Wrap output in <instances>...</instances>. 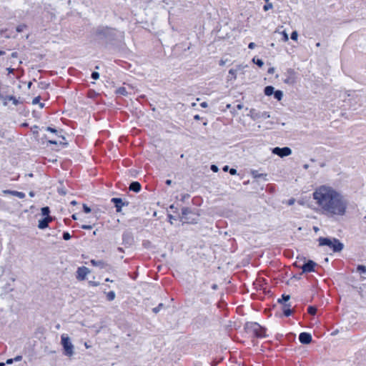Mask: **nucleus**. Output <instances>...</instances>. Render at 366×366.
I'll return each mask as SVG.
<instances>
[{
  "label": "nucleus",
  "instance_id": "nucleus-1",
  "mask_svg": "<svg viewBox=\"0 0 366 366\" xmlns=\"http://www.w3.org/2000/svg\"><path fill=\"white\" fill-rule=\"evenodd\" d=\"M313 199L320 208V213L325 217L337 219L346 214L348 202L345 197L333 188L322 185L312 194Z\"/></svg>",
  "mask_w": 366,
  "mask_h": 366
},
{
  "label": "nucleus",
  "instance_id": "nucleus-2",
  "mask_svg": "<svg viewBox=\"0 0 366 366\" xmlns=\"http://www.w3.org/2000/svg\"><path fill=\"white\" fill-rule=\"evenodd\" d=\"M95 35L106 43H113L121 40L124 33L113 28L100 26L96 29Z\"/></svg>",
  "mask_w": 366,
  "mask_h": 366
},
{
  "label": "nucleus",
  "instance_id": "nucleus-3",
  "mask_svg": "<svg viewBox=\"0 0 366 366\" xmlns=\"http://www.w3.org/2000/svg\"><path fill=\"white\" fill-rule=\"evenodd\" d=\"M320 246H327L333 252H340L344 248V244L337 238L320 237L318 238Z\"/></svg>",
  "mask_w": 366,
  "mask_h": 366
},
{
  "label": "nucleus",
  "instance_id": "nucleus-4",
  "mask_svg": "<svg viewBox=\"0 0 366 366\" xmlns=\"http://www.w3.org/2000/svg\"><path fill=\"white\" fill-rule=\"evenodd\" d=\"M244 329L248 332H252L257 337H264L265 335V328L262 327L257 322H249L244 325Z\"/></svg>",
  "mask_w": 366,
  "mask_h": 366
},
{
  "label": "nucleus",
  "instance_id": "nucleus-5",
  "mask_svg": "<svg viewBox=\"0 0 366 366\" xmlns=\"http://www.w3.org/2000/svg\"><path fill=\"white\" fill-rule=\"evenodd\" d=\"M61 343L63 347V353L67 357H71L74 355V345L70 341V338L65 335H61Z\"/></svg>",
  "mask_w": 366,
  "mask_h": 366
},
{
  "label": "nucleus",
  "instance_id": "nucleus-6",
  "mask_svg": "<svg viewBox=\"0 0 366 366\" xmlns=\"http://www.w3.org/2000/svg\"><path fill=\"white\" fill-rule=\"evenodd\" d=\"M192 214V211L189 207H183L182 209L181 221L184 223H194L197 222L196 218H189V215Z\"/></svg>",
  "mask_w": 366,
  "mask_h": 366
},
{
  "label": "nucleus",
  "instance_id": "nucleus-7",
  "mask_svg": "<svg viewBox=\"0 0 366 366\" xmlns=\"http://www.w3.org/2000/svg\"><path fill=\"white\" fill-rule=\"evenodd\" d=\"M286 78L284 79V82L287 84H294L296 82V72L293 69H287L285 73Z\"/></svg>",
  "mask_w": 366,
  "mask_h": 366
},
{
  "label": "nucleus",
  "instance_id": "nucleus-8",
  "mask_svg": "<svg viewBox=\"0 0 366 366\" xmlns=\"http://www.w3.org/2000/svg\"><path fill=\"white\" fill-rule=\"evenodd\" d=\"M272 153L280 157H285L292 154V149L288 147L282 148L277 147L272 149Z\"/></svg>",
  "mask_w": 366,
  "mask_h": 366
},
{
  "label": "nucleus",
  "instance_id": "nucleus-9",
  "mask_svg": "<svg viewBox=\"0 0 366 366\" xmlns=\"http://www.w3.org/2000/svg\"><path fill=\"white\" fill-rule=\"evenodd\" d=\"M111 202L114 204L117 212H120L122 211V207L129 205V202L123 201V199L119 197H113L111 199Z\"/></svg>",
  "mask_w": 366,
  "mask_h": 366
},
{
  "label": "nucleus",
  "instance_id": "nucleus-10",
  "mask_svg": "<svg viewBox=\"0 0 366 366\" xmlns=\"http://www.w3.org/2000/svg\"><path fill=\"white\" fill-rule=\"evenodd\" d=\"M134 243L133 234L130 231H125L122 234V244L127 247L131 246Z\"/></svg>",
  "mask_w": 366,
  "mask_h": 366
},
{
  "label": "nucleus",
  "instance_id": "nucleus-11",
  "mask_svg": "<svg viewBox=\"0 0 366 366\" xmlns=\"http://www.w3.org/2000/svg\"><path fill=\"white\" fill-rule=\"evenodd\" d=\"M316 265L317 264L313 260L309 259L302 264L301 269L303 273L311 272L315 271Z\"/></svg>",
  "mask_w": 366,
  "mask_h": 366
},
{
  "label": "nucleus",
  "instance_id": "nucleus-12",
  "mask_svg": "<svg viewBox=\"0 0 366 366\" xmlns=\"http://www.w3.org/2000/svg\"><path fill=\"white\" fill-rule=\"evenodd\" d=\"M89 273V269L87 267L84 266L80 267L76 271V279L79 280H84Z\"/></svg>",
  "mask_w": 366,
  "mask_h": 366
},
{
  "label": "nucleus",
  "instance_id": "nucleus-13",
  "mask_svg": "<svg viewBox=\"0 0 366 366\" xmlns=\"http://www.w3.org/2000/svg\"><path fill=\"white\" fill-rule=\"evenodd\" d=\"M299 340L303 345H308L312 342V337L311 334L303 332L300 334Z\"/></svg>",
  "mask_w": 366,
  "mask_h": 366
},
{
  "label": "nucleus",
  "instance_id": "nucleus-14",
  "mask_svg": "<svg viewBox=\"0 0 366 366\" xmlns=\"http://www.w3.org/2000/svg\"><path fill=\"white\" fill-rule=\"evenodd\" d=\"M53 220V217H44L39 220L38 227L40 229H44L49 227V222Z\"/></svg>",
  "mask_w": 366,
  "mask_h": 366
},
{
  "label": "nucleus",
  "instance_id": "nucleus-15",
  "mask_svg": "<svg viewBox=\"0 0 366 366\" xmlns=\"http://www.w3.org/2000/svg\"><path fill=\"white\" fill-rule=\"evenodd\" d=\"M4 100L3 104L4 106L7 105V101L11 102L14 105H18L20 102L19 99H17L14 96L12 95H8V96H4V98L2 99Z\"/></svg>",
  "mask_w": 366,
  "mask_h": 366
},
{
  "label": "nucleus",
  "instance_id": "nucleus-16",
  "mask_svg": "<svg viewBox=\"0 0 366 366\" xmlns=\"http://www.w3.org/2000/svg\"><path fill=\"white\" fill-rule=\"evenodd\" d=\"M129 189L130 191L137 193V192H140V190L142 189V186L139 182L134 181L130 183Z\"/></svg>",
  "mask_w": 366,
  "mask_h": 366
},
{
  "label": "nucleus",
  "instance_id": "nucleus-17",
  "mask_svg": "<svg viewBox=\"0 0 366 366\" xmlns=\"http://www.w3.org/2000/svg\"><path fill=\"white\" fill-rule=\"evenodd\" d=\"M4 194H11V195L17 197H19L20 199H23V198L25 197V194L24 192H21L7 189V190H4Z\"/></svg>",
  "mask_w": 366,
  "mask_h": 366
},
{
  "label": "nucleus",
  "instance_id": "nucleus-18",
  "mask_svg": "<svg viewBox=\"0 0 366 366\" xmlns=\"http://www.w3.org/2000/svg\"><path fill=\"white\" fill-rule=\"evenodd\" d=\"M290 307H291L290 303L284 304V305H282V312L285 317H289L292 314L293 312L290 309Z\"/></svg>",
  "mask_w": 366,
  "mask_h": 366
},
{
  "label": "nucleus",
  "instance_id": "nucleus-19",
  "mask_svg": "<svg viewBox=\"0 0 366 366\" xmlns=\"http://www.w3.org/2000/svg\"><path fill=\"white\" fill-rule=\"evenodd\" d=\"M274 88L272 86H267L264 89V93L266 96H271L274 93Z\"/></svg>",
  "mask_w": 366,
  "mask_h": 366
},
{
  "label": "nucleus",
  "instance_id": "nucleus-20",
  "mask_svg": "<svg viewBox=\"0 0 366 366\" xmlns=\"http://www.w3.org/2000/svg\"><path fill=\"white\" fill-rule=\"evenodd\" d=\"M290 295L283 294L282 295V297L277 300V302L282 304V305H284V304H288L287 302L290 300Z\"/></svg>",
  "mask_w": 366,
  "mask_h": 366
},
{
  "label": "nucleus",
  "instance_id": "nucleus-21",
  "mask_svg": "<svg viewBox=\"0 0 366 366\" xmlns=\"http://www.w3.org/2000/svg\"><path fill=\"white\" fill-rule=\"evenodd\" d=\"M91 263L93 266H97V267H99L101 268H104L106 265L105 262L102 260H94V259H92L91 260Z\"/></svg>",
  "mask_w": 366,
  "mask_h": 366
},
{
  "label": "nucleus",
  "instance_id": "nucleus-22",
  "mask_svg": "<svg viewBox=\"0 0 366 366\" xmlns=\"http://www.w3.org/2000/svg\"><path fill=\"white\" fill-rule=\"evenodd\" d=\"M41 214L44 217H52L51 216L49 215L50 214V209L49 207H44L41 209Z\"/></svg>",
  "mask_w": 366,
  "mask_h": 366
},
{
  "label": "nucleus",
  "instance_id": "nucleus-23",
  "mask_svg": "<svg viewBox=\"0 0 366 366\" xmlns=\"http://www.w3.org/2000/svg\"><path fill=\"white\" fill-rule=\"evenodd\" d=\"M273 95L275 99L280 101L283 97V92L281 90H276Z\"/></svg>",
  "mask_w": 366,
  "mask_h": 366
},
{
  "label": "nucleus",
  "instance_id": "nucleus-24",
  "mask_svg": "<svg viewBox=\"0 0 366 366\" xmlns=\"http://www.w3.org/2000/svg\"><path fill=\"white\" fill-rule=\"evenodd\" d=\"M117 94H121V95H123V96H127L128 92H127V91L125 87L121 86V87H119L117 89Z\"/></svg>",
  "mask_w": 366,
  "mask_h": 366
},
{
  "label": "nucleus",
  "instance_id": "nucleus-25",
  "mask_svg": "<svg viewBox=\"0 0 366 366\" xmlns=\"http://www.w3.org/2000/svg\"><path fill=\"white\" fill-rule=\"evenodd\" d=\"M317 309L316 307L315 306H309L308 308H307V312L310 315H315L316 313H317Z\"/></svg>",
  "mask_w": 366,
  "mask_h": 366
},
{
  "label": "nucleus",
  "instance_id": "nucleus-26",
  "mask_svg": "<svg viewBox=\"0 0 366 366\" xmlns=\"http://www.w3.org/2000/svg\"><path fill=\"white\" fill-rule=\"evenodd\" d=\"M115 297H116V295L114 291H110L107 294V299L108 301L114 300Z\"/></svg>",
  "mask_w": 366,
  "mask_h": 366
},
{
  "label": "nucleus",
  "instance_id": "nucleus-27",
  "mask_svg": "<svg viewBox=\"0 0 366 366\" xmlns=\"http://www.w3.org/2000/svg\"><path fill=\"white\" fill-rule=\"evenodd\" d=\"M252 174L253 177L255 179L262 178V177H264L267 176V174H265L258 173L257 171H252Z\"/></svg>",
  "mask_w": 366,
  "mask_h": 366
},
{
  "label": "nucleus",
  "instance_id": "nucleus-28",
  "mask_svg": "<svg viewBox=\"0 0 366 366\" xmlns=\"http://www.w3.org/2000/svg\"><path fill=\"white\" fill-rule=\"evenodd\" d=\"M252 61L259 67H262L264 65V61L260 59L253 58Z\"/></svg>",
  "mask_w": 366,
  "mask_h": 366
},
{
  "label": "nucleus",
  "instance_id": "nucleus-29",
  "mask_svg": "<svg viewBox=\"0 0 366 366\" xmlns=\"http://www.w3.org/2000/svg\"><path fill=\"white\" fill-rule=\"evenodd\" d=\"M357 271L360 274H364L366 272V267L362 264H360L357 267Z\"/></svg>",
  "mask_w": 366,
  "mask_h": 366
},
{
  "label": "nucleus",
  "instance_id": "nucleus-30",
  "mask_svg": "<svg viewBox=\"0 0 366 366\" xmlns=\"http://www.w3.org/2000/svg\"><path fill=\"white\" fill-rule=\"evenodd\" d=\"M259 117L263 118V119H267L270 117V114L267 112H263L257 114Z\"/></svg>",
  "mask_w": 366,
  "mask_h": 366
},
{
  "label": "nucleus",
  "instance_id": "nucleus-31",
  "mask_svg": "<svg viewBox=\"0 0 366 366\" xmlns=\"http://www.w3.org/2000/svg\"><path fill=\"white\" fill-rule=\"evenodd\" d=\"M163 307H164V304H163V303H159V304L158 305V306H157V307H154V308L152 309V311H153V312H154L155 314H157V313H158V312H159V310H160Z\"/></svg>",
  "mask_w": 366,
  "mask_h": 366
},
{
  "label": "nucleus",
  "instance_id": "nucleus-32",
  "mask_svg": "<svg viewBox=\"0 0 366 366\" xmlns=\"http://www.w3.org/2000/svg\"><path fill=\"white\" fill-rule=\"evenodd\" d=\"M62 237L64 240H69L71 238V236L69 232H64Z\"/></svg>",
  "mask_w": 366,
  "mask_h": 366
},
{
  "label": "nucleus",
  "instance_id": "nucleus-33",
  "mask_svg": "<svg viewBox=\"0 0 366 366\" xmlns=\"http://www.w3.org/2000/svg\"><path fill=\"white\" fill-rule=\"evenodd\" d=\"M26 27V26L25 24H20L16 26V31L19 33L22 32Z\"/></svg>",
  "mask_w": 366,
  "mask_h": 366
},
{
  "label": "nucleus",
  "instance_id": "nucleus-34",
  "mask_svg": "<svg viewBox=\"0 0 366 366\" xmlns=\"http://www.w3.org/2000/svg\"><path fill=\"white\" fill-rule=\"evenodd\" d=\"M273 8V5L272 3H268L267 2V4L263 6V9L264 11H267Z\"/></svg>",
  "mask_w": 366,
  "mask_h": 366
},
{
  "label": "nucleus",
  "instance_id": "nucleus-35",
  "mask_svg": "<svg viewBox=\"0 0 366 366\" xmlns=\"http://www.w3.org/2000/svg\"><path fill=\"white\" fill-rule=\"evenodd\" d=\"M92 79L97 80L99 78V73L97 71H93L91 74Z\"/></svg>",
  "mask_w": 366,
  "mask_h": 366
},
{
  "label": "nucleus",
  "instance_id": "nucleus-36",
  "mask_svg": "<svg viewBox=\"0 0 366 366\" xmlns=\"http://www.w3.org/2000/svg\"><path fill=\"white\" fill-rule=\"evenodd\" d=\"M291 39L294 41H297V38H298V34L296 31H294L292 32L291 34Z\"/></svg>",
  "mask_w": 366,
  "mask_h": 366
},
{
  "label": "nucleus",
  "instance_id": "nucleus-37",
  "mask_svg": "<svg viewBox=\"0 0 366 366\" xmlns=\"http://www.w3.org/2000/svg\"><path fill=\"white\" fill-rule=\"evenodd\" d=\"M83 211L85 213L88 214V213L91 212L92 209H91V208L89 206H87L86 204H83Z\"/></svg>",
  "mask_w": 366,
  "mask_h": 366
},
{
  "label": "nucleus",
  "instance_id": "nucleus-38",
  "mask_svg": "<svg viewBox=\"0 0 366 366\" xmlns=\"http://www.w3.org/2000/svg\"><path fill=\"white\" fill-rule=\"evenodd\" d=\"M236 72H237V70L231 69L229 71V74L231 75L232 77H233L234 79H236Z\"/></svg>",
  "mask_w": 366,
  "mask_h": 366
},
{
  "label": "nucleus",
  "instance_id": "nucleus-39",
  "mask_svg": "<svg viewBox=\"0 0 366 366\" xmlns=\"http://www.w3.org/2000/svg\"><path fill=\"white\" fill-rule=\"evenodd\" d=\"M282 39L284 41H287L289 39L288 34L285 31H282Z\"/></svg>",
  "mask_w": 366,
  "mask_h": 366
},
{
  "label": "nucleus",
  "instance_id": "nucleus-40",
  "mask_svg": "<svg viewBox=\"0 0 366 366\" xmlns=\"http://www.w3.org/2000/svg\"><path fill=\"white\" fill-rule=\"evenodd\" d=\"M210 169L213 172H217L219 171L218 167L215 164H212Z\"/></svg>",
  "mask_w": 366,
  "mask_h": 366
},
{
  "label": "nucleus",
  "instance_id": "nucleus-41",
  "mask_svg": "<svg viewBox=\"0 0 366 366\" xmlns=\"http://www.w3.org/2000/svg\"><path fill=\"white\" fill-rule=\"evenodd\" d=\"M92 225H89V224H82L81 226V228L83 229H92Z\"/></svg>",
  "mask_w": 366,
  "mask_h": 366
},
{
  "label": "nucleus",
  "instance_id": "nucleus-42",
  "mask_svg": "<svg viewBox=\"0 0 366 366\" xmlns=\"http://www.w3.org/2000/svg\"><path fill=\"white\" fill-rule=\"evenodd\" d=\"M40 96H38V97H36L35 98H34V99L32 100V104H36L39 102L40 101Z\"/></svg>",
  "mask_w": 366,
  "mask_h": 366
},
{
  "label": "nucleus",
  "instance_id": "nucleus-43",
  "mask_svg": "<svg viewBox=\"0 0 366 366\" xmlns=\"http://www.w3.org/2000/svg\"><path fill=\"white\" fill-rule=\"evenodd\" d=\"M46 131H49V132H52V133H56L57 132V130L56 129L52 128L51 127H46Z\"/></svg>",
  "mask_w": 366,
  "mask_h": 366
},
{
  "label": "nucleus",
  "instance_id": "nucleus-44",
  "mask_svg": "<svg viewBox=\"0 0 366 366\" xmlns=\"http://www.w3.org/2000/svg\"><path fill=\"white\" fill-rule=\"evenodd\" d=\"M229 174L232 175H235V174H237V169L234 168L229 169Z\"/></svg>",
  "mask_w": 366,
  "mask_h": 366
},
{
  "label": "nucleus",
  "instance_id": "nucleus-45",
  "mask_svg": "<svg viewBox=\"0 0 366 366\" xmlns=\"http://www.w3.org/2000/svg\"><path fill=\"white\" fill-rule=\"evenodd\" d=\"M21 360H22L21 355H17L14 358H13L14 362H19V361H21Z\"/></svg>",
  "mask_w": 366,
  "mask_h": 366
},
{
  "label": "nucleus",
  "instance_id": "nucleus-46",
  "mask_svg": "<svg viewBox=\"0 0 366 366\" xmlns=\"http://www.w3.org/2000/svg\"><path fill=\"white\" fill-rule=\"evenodd\" d=\"M255 46H256V44L254 42H250L248 45V48L250 49H254Z\"/></svg>",
  "mask_w": 366,
  "mask_h": 366
},
{
  "label": "nucleus",
  "instance_id": "nucleus-47",
  "mask_svg": "<svg viewBox=\"0 0 366 366\" xmlns=\"http://www.w3.org/2000/svg\"><path fill=\"white\" fill-rule=\"evenodd\" d=\"M14 362L13 358L7 359L5 364L11 365Z\"/></svg>",
  "mask_w": 366,
  "mask_h": 366
},
{
  "label": "nucleus",
  "instance_id": "nucleus-48",
  "mask_svg": "<svg viewBox=\"0 0 366 366\" xmlns=\"http://www.w3.org/2000/svg\"><path fill=\"white\" fill-rule=\"evenodd\" d=\"M268 74H273L274 72V67H270L269 68L268 71H267Z\"/></svg>",
  "mask_w": 366,
  "mask_h": 366
},
{
  "label": "nucleus",
  "instance_id": "nucleus-49",
  "mask_svg": "<svg viewBox=\"0 0 366 366\" xmlns=\"http://www.w3.org/2000/svg\"><path fill=\"white\" fill-rule=\"evenodd\" d=\"M200 106H201L202 107H203V108H206V107H207L208 104H207V103L206 102H202V103L200 104Z\"/></svg>",
  "mask_w": 366,
  "mask_h": 366
},
{
  "label": "nucleus",
  "instance_id": "nucleus-50",
  "mask_svg": "<svg viewBox=\"0 0 366 366\" xmlns=\"http://www.w3.org/2000/svg\"><path fill=\"white\" fill-rule=\"evenodd\" d=\"M222 170H223L224 172H227V171H229V166H228V165H225V166H224V167L222 168Z\"/></svg>",
  "mask_w": 366,
  "mask_h": 366
},
{
  "label": "nucleus",
  "instance_id": "nucleus-51",
  "mask_svg": "<svg viewBox=\"0 0 366 366\" xmlns=\"http://www.w3.org/2000/svg\"><path fill=\"white\" fill-rule=\"evenodd\" d=\"M236 107L238 110H241L243 108V104H239L236 106Z\"/></svg>",
  "mask_w": 366,
  "mask_h": 366
},
{
  "label": "nucleus",
  "instance_id": "nucleus-52",
  "mask_svg": "<svg viewBox=\"0 0 366 366\" xmlns=\"http://www.w3.org/2000/svg\"><path fill=\"white\" fill-rule=\"evenodd\" d=\"M212 289L214 290H216L218 289V285L217 284H213L212 285Z\"/></svg>",
  "mask_w": 366,
  "mask_h": 366
},
{
  "label": "nucleus",
  "instance_id": "nucleus-53",
  "mask_svg": "<svg viewBox=\"0 0 366 366\" xmlns=\"http://www.w3.org/2000/svg\"><path fill=\"white\" fill-rule=\"evenodd\" d=\"M166 184L171 185L172 183V181L171 179H167L165 182Z\"/></svg>",
  "mask_w": 366,
  "mask_h": 366
},
{
  "label": "nucleus",
  "instance_id": "nucleus-54",
  "mask_svg": "<svg viewBox=\"0 0 366 366\" xmlns=\"http://www.w3.org/2000/svg\"><path fill=\"white\" fill-rule=\"evenodd\" d=\"M49 144H57V142L56 141H54V140H49L48 142Z\"/></svg>",
  "mask_w": 366,
  "mask_h": 366
},
{
  "label": "nucleus",
  "instance_id": "nucleus-55",
  "mask_svg": "<svg viewBox=\"0 0 366 366\" xmlns=\"http://www.w3.org/2000/svg\"><path fill=\"white\" fill-rule=\"evenodd\" d=\"M90 284L93 286H97L99 285V283L97 282H90Z\"/></svg>",
  "mask_w": 366,
  "mask_h": 366
},
{
  "label": "nucleus",
  "instance_id": "nucleus-56",
  "mask_svg": "<svg viewBox=\"0 0 366 366\" xmlns=\"http://www.w3.org/2000/svg\"><path fill=\"white\" fill-rule=\"evenodd\" d=\"M71 218H72L74 220H76V219H77V214H72Z\"/></svg>",
  "mask_w": 366,
  "mask_h": 366
},
{
  "label": "nucleus",
  "instance_id": "nucleus-57",
  "mask_svg": "<svg viewBox=\"0 0 366 366\" xmlns=\"http://www.w3.org/2000/svg\"><path fill=\"white\" fill-rule=\"evenodd\" d=\"M218 364V362H216V361H212V363H211V365L212 366H217Z\"/></svg>",
  "mask_w": 366,
  "mask_h": 366
},
{
  "label": "nucleus",
  "instance_id": "nucleus-58",
  "mask_svg": "<svg viewBox=\"0 0 366 366\" xmlns=\"http://www.w3.org/2000/svg\"><path fill=\"white\" fill-rule=\"evenodd\" d=\"M29 196H30V197H34L35 193H34L33 191H31V192L29 193Z\"/></svg>",
  "mask_w": 366,
  "mask_h": 366
},
{
  "label": "nucleus",
  "instance_id": "nucleus-59",
  "mask_svg": "<svg viewBox=\"0 0 366 366\" xmlns=\"http://www.w3.org/2000/svg\"><path fill=\"white\" fill-rule=\"evenodd\" d=\"M294 202H295V199H291L289 200V204L290 205L294 204Z\"/></svg>",
  "mask_w": 366,
  "mask_h": 366
},
{
  "label": "nucleus",
  "instance_id": "nucleus-60",
  "mask_svg": "<svg viewBox=\"0 0 366 366\" xmlns=\"http://www.w3.org/2000/svg\"><path fill=\"white\" fill-rule=\"evenodd\" d=\"M194 119L196 120H199V119H200V117H199V115L197 114L194 117Z\"/></svg>",
  "mask_w": 366,
  "mask_h": 366
},
{
  "label": "nucleus",
  "instance_id": "nucleus-61",
  "mask_svg": "<svg viewBox=\"0 0 366 366\" xmlns=\"http://www.w3.org/2000/svg\"><path fill=\"white\" fill-rule=\"evenodd\" d=\"M117 250H118L119 252H124V249H123V248H122V247H118V248H117Z\"/></svg>",
  "mask_w": 366,
  "mask_h": 366
},
{
  "label": "nucleus",
  "instance_id": "nucleus-62",
  "mask_svg": "<svg viewBox=\"0 0 366 366\" xmlns=\"http://www.w3.org/2000/svg\"><path fill=\"white\" fill-rule=\"evenodd\" d=\"M76 204H77V202L75 200H73L71 202V204H72V205H76Z\"/></svg>",
  "mask_w": 366,
  "mask_h": 366
},
{
  "label": "nucleus",
  "instance_id": "nucleus-63",
  "mask_svg": "<svg viewBox=\"0 0 366 366\" xmlns=\"http://www.w3.org/2000/svg\"><path fill=\"white\" fill-rule=\"evenodd\" d=\"M189 197V194H184L183 197H182V201L184 200V199Z\"/></svg>",
  "mask_w": 366,
  "mask_h": 366
},
{
  "label": "nucleus",
  "instance_id": "nucleus-64",
  "mask_svg": "<svg viewBox=\"0 0 366 366\" xmlns=\"http://www.w3.org/2000/svg\"><path fill=\"white\" fill-rule=\"evenodd\" d=\"M16 56H17V53L16 52H14V53L11 54V56L12 57H16Z\"/></svg>",
  "mask_w": 366,
  "mask_h": 366
}]
</instances>
